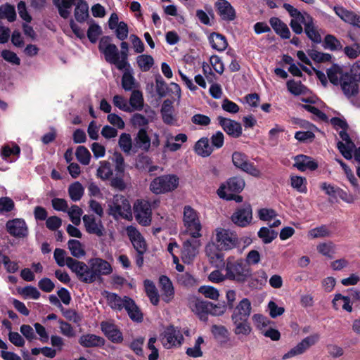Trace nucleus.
<instances>
[{"label": "nucleus", "mask_w": 360, "mask_h": 360, "mask_svg": "<svg viewBox=\"0 0 360 360\" xmlns=\"http://www.w3.org/2000/svg\"><path fill=\"white\" fill-rule=\"evenodd\" d=\"M283 7L288 12L292 17L290 26L292 31L300 34L303 32L302 24L304 26V32L307 37L316 44L321 41V37L317 31L313 18L306 12L301 13L292 5L285 3Z\"/></svg>", "instance_id": "nucleus-1"}, {"label": "nucleus", "mask_w": 360, "mask_h": 360, "mask_svg": "<svg viewBox=\"0 0 360 360\" xmlns=\"http://www.w3.org/2000/svg\"><path fill=\"white\" fill-rule=\"evenodd\" d=\"M110 307L116 311H121L125 309L131 319L140 322L143 319V314L136 305L134 301L127 296L123 298L117 294L104 290L102 292Z\"/></svg>", "instance_id": "nucleus-2"}, {"label": "nucleus", "mask_w": 360, "mask_h": 360, "mask_svg": "<svg viewBox=\"0 0 360 360\" xmlns=\"http://www.w3.org/2000/svg\"><path fill=\"white\" fill-rule=\"evenodd\" d=\"M100 52L103 54L107 63L115 65L120 70L127 68L124 63L122 62V58L117 46L112 43V39L109 36H104L101 38L98 44Z\"/></svg>", "instance_id": "nucleus-3"}, {"label": "nucleus", "mask_w": 360, "mask_h": 360, "mask_svg": "<svg viewBox=\"0 0 360 360\" xmlns=\"http://www.w3.org/2000/svg\"><path fill=\"white\" fill-rule=\"evenodd\" d=\"M108 214L115 219L132 218L131 207L128 199L124 195L116 194L108 202Z\"/></svg>", "instance_id": "nucleus-4"}, {"label": "nucleus", "mask_w": 360, "mask_h": 360, "mask_svg": "<svg viewBox=\"0 0 360 360\" xmlns=\"http://www.w3.org/2000/svg\"><path fill=\"white\" fill-rule=\"evenodd\" d=\"M226 278L237 282H245L251 276V270L242 259L234 260L229 257L226 259Z\"/></svg>", "instance_id": "nucleus-5"}, {"label": "nucleus", "mask_w": 360, "mask_h": 360, "mask_svg": "<svg viewBox=\"0 0 360 360\" xmlns=\"http://www.w3.org/2000/svg\"><path fill=\"white\" fill-rule=\"evenodd\" d=\"M179 186V178L175 174H165L153 179L149 185L150 191L155 194H164L175 190Z\"/></svg>", "instance_id": "nucleus-6"}, {"label": "nucleus", "mask_w": 360, "mask_h": 360, "mask_svg": "<svg viewBox=\"0 0 360 360\" xmlns=\"http://www.w3.org/2000/svg\"><path fill=\"white\" fill-rule=\"evenodd\" d=\"M183 222L186 228V233L190 236L201 237L202 225L199 214L196 210L189 205L184 208Z\"/></svg>", "instance_id": "nucleus-7"}, {"label": "nucleus", "mask_w": 360, "mask_h": 360, "mask_svg": "<svg viewBox=\"0 0 360 360\" xmlns=\"http://www.w3.org/2000/svg\"><path fill=\"white\" fill-rule=\"evenodd\" d=\"M215 231L216 241L221 250L227 251L238 246L239 241L235 232L222 228H217Z\"/></svg>", "instance_id": "nucleus-8"}, {"label": "nucleus", "mask_w": 360, "mask_h": 360, "mask_svg": "<svg viewBox=\"0 0 360 360\" xmlns=\"http://www.w3.org/2000/svg\"><path fill=\"white\" fill-rule=\"evenodd\" d=\"M200 238L191 236L183 243L181 249V258L184 263H192L198 254L199 249L202 245Z\"/></svg>", "instance_id": "nucleus-9"}, {"label": "nucleus", "mask_w": 360, "mask_h": 360, "mask_svg": "<svg viewBox=\"0 0 360 360\" xmlns=\"http://www.w3.org/2000/svg\"><path fill=\"white\" fill-rule=\"evenodd\" d=\"M160 339L165 349L179 347L184 341L181 331L173 326L166 328L160 335Z\"/></svg>", "instance_id": "nucleus-10"}, {"label": "nucleus", "mask_w": 360, "mask_h": 360, "mask_svg": "<svg viewBox=\"0 0 360 360\" xmlns=\"http://www.w3.org/2000/svg\"><path fill=\"white\" fill-rule=\"evenodd\" d=\"M91 283L100 278L102 275H109L112 272L110 264L105 259L96 257L89 260Z\"/></svg>", "instance_id": "nucleus-11"}, {"label": "nucleus", "mask_w": 360, "mask_h": 360, "mask_svg": "<svg viewBox=\"0 0 360 360\" xmlns=\"http://www.w3.org/2000/svg\"><path fill=\"white\" fill-rule=\"evenodd\" d=\"M232 162L236 167L255 177L261 176L260 170L252 162H250L248 156L243 153L234 152L232 154Z\"/></svg>", "instance_id": "nucleus-12"}, {"label": "nucleus", "mask_w": 360, "mask_h": 360, "mask_svg": "<svg viewBox=\"0 0 360 360\" xmlns=\"http://www.w3.org/2000/svg\"><path fill=\"white\" fill-rule=\"evenodd\" d=\"M245 181L243 178L238 176H234L230 178L227 182L226 185L222 184L217 190V195L223 199L231 200L232 199L231 194H227L226 190L227 189L229 191L239 193L245 187Z\"/></svg>", "instance_id": "nucleus-13"}, {"label": "nucleus", "mask_w": 360, "mask_h": 360, "mask_svg": "<svg viewBox=\"0 0 360 360\" xmlns=\"http://www.w3.org/2000/svg\"><path fill=\"white\" fill-rule=\"evenodd\" d=\"M68 268L75 274L77 278L84 283H91L90 266L89 264L76 259H70Z\"/></svg>", "instance_id": "nucleus-14"}, {"label": "nucleus", "mask_w": 360, "mask_h": 360, "mask_svg": "<svg viewBox=\"0 0 360 360\" xmlns=\"http://www.w3.org/2000/svg\"><path fill=\"white\" fill-rule=\"evenodd\" d=\"M135 217L137 221L143 225L148 226L151 222V206L146 200H138L134 205Z\"/></svg>", "instance_id": "nucleus-15"}, {"label": "nucleus", "mask_w": 360, "mask_h": 360, "mask_svg": "<svg viewBox=\"0 0 360 360\" xmlns=\"http://www.w3.org/2000/svg\"><path fill=\"white\" fill-rule=\"evenodd\" d=\"M320 336L317 333H314L304 338L296 346L292 348L283 356V359H287L292 356L300 355L305 352L311 346L314 345L319 340Z\"/></svg>", "instance_id": "nucleus-16"}, {"label": "nucleus", "mask_w": 360, "mask_h": 360, "mask_svg": "<svg viewBox=\"0 0 360 360\" xmlns=\"http://www.w3.org/2000/svg\"><path fill=\"white\" fill-rule=\"evenodd\" d=\"M6 229L11 236L15 238H22L28 235V227L23 219L8 220L6 224Z\"/></svg>", "instance_id": "nucleus-17"}, {"label": "nucleus", "mask_w": 360, "mask_h": 360, "mask_svg": "<svg viewBox=\"0 0 360 360\" xmlns=\"http://www.w3.org/2000/svg\"><path fill=\"white\" fill-rule=\"evenodd\" d=\"M252 219V211L250 205L245 204L238 207L231 216V221L237 226L245 227Z\"/></svg>", "instance_id": "nucleus-18"}, {"label": "nucleus", "mask_w": 360, "mask_h": 360, "mask_svg": "<svg viewBox=\"0 0 360 360\" xmlns=\"http://www.w3.org/2000/svg\"><path fill=\"white\" fill-rule=\"evenodd\" d=\"M84 226L87 233L101 237L105 233V228L101 219H96L92 214H85L82 217Z\"/></svg>", "instance_id": "nucleus-19"}, {"label": "nucleus", "mask_w": 360, "mask_h": 360, "mask_svg": "<svg viewBox=\"0 0 360 360\" xmlns=\"http://www.w3.org/2000/svg\"><path fill=\"white\" fill-rule=\"evenodd\" d=\"M155 112L150 108L144 110V114L134 113L131 117V123L134 127L147 128L149 123L155 121Z\"/></svg>", "instance_id": "nucleus-20"}, {"label": "nucleus", "mask_w": 360, "mask_h": 360, "mask_svg": "<svg viewBox=\"0 0 360 360\" xmlns=\"http://www.w3.org/2000/svg\"><path fill=\"white\" fill-rule=\"evenodd\" d=\"M127 234L137 253H145L147 251V244L141 233L134 226L127 227Z\"/></svg>", "instance_id": "nucleus-21"}, {"label": "nucleus", "mask_w": 360, "mask_h": 360, "mask_svg": "<svg viewBox=\"0 0 360 360\" xmlns=\"http://www.w3.org/2000/svg\"><path fill=\"white\" fill-rule=\"evenodd\" d=\"M217 120L219 124L228 135L234 138H238L241 136L243 130L239 122L222 116H219Z\"/></svg>", "instance_id": "nucleus-22"}, {"label": "nucleus", "mask_w": 360, "mask_h": 360, "mask_svg": "<svg viewBox=\"0 0 360 360\" xmlns=\"http://www.w3.org/2000/svg\"><path fill=\"white\" fill-rule=\"evenodd\" d=\"M219 248L214 243H209L205 247V254L210 263L215 267H219L225 264L224 255Z\"/></svg>", "instance_id": "nucleus-23"}, {"label": "nucleus", "mask_w": 360, "mask_h": 360, "mask_svg": "<svg viewBox=\"0 0 360 360\" xmlns=\"http://www.w3.org/2000/svg\"><path fill=\"white\" fill-rule=\"evenodd\" d=\"M251 311V302L248 298H243L233 308L231 319L248 320Z\"/></svg>", "instance_id": "nucleus-24"}, {"label": "nucleus", "mask_w": 360, "mask_h": 360, "mask_svg": "<svg viewBox=\"0 0 360 360\" xmlns=\"http://www.w3.org/2000/svg\"><path fill=\"white\" fill-rule=\"evenodd\" d=\"M191 309L198 317L204 322L207 321L210 302L202 301L198 299H192L189 302Z\"/></svg>", "instance_id": "nucleus-25"}, {"label": "nucleus", "mask_w": 360, "mask_h": 360, "mask_svg": "<svg viewBox=\"0 0 360 360\" xmlns=\"http://www.w3.org/2000/svg\"><path fill=\"white\" fill-rule=\"evenodd\" d=\"M215 7L223 20L232 21L236 18V11L227 0H218L215 3Z\"/></svg>", "instance_id": "nucleus-26"}, {"label": "nucleus", "mask_w": 360, "mask_h": 360, "mask_svg": "<svg viewBox=\"0 0 360 360\" xmlns=\"http://www.w3.org/2000/svg\"><path fill=\"white\" fill-rule=\"evenodd\" d=\"M359 82L356 81L349 75V72L343 77L341 83L340 84L344 94L349 98L356 96L359 92Z\"/></svg>", "instance_id": "nucleus-27"}, {"label": "nucleus", "mask_w": 360, "mask_h": 360, "mask_svg": "<svg viewBox=\"0 0 360 360\" xmlns=\"http://www.w3.org/2000/svg\"><path fill=\"white\" fill-rule=\"evenodd\" d=\"M103 333L114 343H120L123 340L122 334L117 327L108 321H103L101 323Z\"/></svg>", "instance_id": "nucleus-28"}, {"label": "nucleus", "mask_w": 360, "mask_h": 360, "mask_svg": "<svg viewBox=\"0 0 360 360\" xmlns=\"http://www.w3.org/2000/svg\"><path fill=\"white\" fill-rule=\"evenodd\" d=\"M295 163L293 166L301 172L307 169L314 171L317 169L318 164L311 157L299 155L294 158Z\"/></svg>", "instance_id": "nucleus-29"}, {"label": "nucleus", "mask_w": 360, "mask_h": 360, "mask_svg": "<svg viewBox=\"0 0 360 360\" xmlns=\"http://www.w3.org/2000/svg\"><path fill=\"white\" fill-rule=\"evenodd\" d=\"M160 288L162 300L170 302L174 295V288L170 279L166 276H161L159 278Z\"/></svg>", "instance_id": "nucleus-30"}, {"label": "nucleus", "mask_w": 360, "mask_h": 360, "mask_svg": "<svg viewBox=\"0 0 360 360\" xmlns=\"http://www.w3.org/2000/svg\"><path fill=\"white\" fill-rule=\"evenodd\" d=\"M334 11L342 20L352 25H360V17L342 6H335Z\"/></svg>", "instance_id": "nucleus-31"}, {"label": "nucleus", "mask_w": 360, "mask_h": 360, "mask_svg": "<svg viewBox=\"0 0 360 360\" xmlns=\"http://www.w3.org/2000/svg\"><path fill=\"white\" fill-rule=\"evenodd\" d=\"M269 23L274 32L282 39H288L290 37V32L288 25L281 19L276 17H272L269 20Z\"/></svg>", "instance_id": "nucleus-32"}, {"label": "nucleus", "mask_w": 360, "mask_h": 360, "mask_svg": "<svg viewBox=\"0 0 360 360\" xmlns=\"http://www.w3.org/2000/svg\"><path fill=\"white\" fill-rule=\"evenodd\" d=\"M326 73L330 82L338 86L340 85L347 72H344L340 65L333 64L330 68L327 69Z\"/></svg>", "instance_id": "nucleus-33"}, {"label": "nucleus", "mask_w": 360, "mask_h": 360, "mask_svg": "<svg viewBox=\"0 0 360 360\" xmlns=\"http://www.w3.org/2000/svg\"><path fill=\"white\" fill-rule=\"evenodd\" d=\"M104 342L103 338L94 334L82 335L79 339V343L84 347H101Z\"/></svg>", "instance_id": "nucleus-34"}, {"label": "nucleus", "mask_w": 360, "mask_h": 360, "mask_svg": "<svg viewBox=\"0 0 360 360\" xmlns=\"http://www.w3.org/2000/svg\"><path fill=\"white\" fill-rule=\"evenodd\" d=\"M136 147L142 149L144 151H148L150 148L151 141L147 134L146 128H141L139 130L135 138Z\"/></svg>", "instance_id": "nucleus-35"}, {"label": "nucleus", "mask_w": 360, "mask_h": 360, "mask_svg": "<svg viewBox=\"0 0 360 360\" xmlns=\"http://www.w3.org/2000/svg\"><path fill=\"white\" fill-rule=\"evenodd\" d=\"M234 328V334L238 336H248L252 332V327L248 320L231 319Z\"/></svg>", "instance_id": "nucleus-36"}, {"label": "nucleus", "mask_w": 360, "mask_h": 360, "mask_svg": "<svg viewBox=\"0 0 360 360\" xmlns=\"http://www.w3.org/2000/svg\"><path fill=\"white\" fill-rule=\"evenodd\" d=\"M332 304L335 310H338L341 307L342 309L348 312L352 311V306L349 297L343 296L340 293L335 294L332 301Z\"/></svg>", "instance_id": "nucleus-37"}, {"label": "nucleus", "mask_w": 360, "mask_h": 360, "mask_svg": "<svg viewBox=\"0 0 360 360\" xmlns=\"http://www.w3.org/2000/svg\"><path fill=\"white\" fill-rule=\"evenodd\" d=\"M209 41L212 48L218 51H224L228 46L226 37L219 33H212L209 37Z\"/></svg>", "instance_id": "nucleus-38"}, {"label": "nucleus", "mask_w": 360, "mask_h": 360, "mask_svg": "<svg viewBox=\"0 0 360 360\" xmlns=\"http://www.w3.org/2000/svg\"><path fill=\"white\" fill-rule=\"evenodd\" d=\"M194 150L198 155L203 158L210 156L213 151L207 137L199 139L195 145Z\"/></svg>", "instance_id": "nucleus-39"}, {"label": "nucleus", "mask_w": 360, "mask_h": 360, "mask_svg": "<svg viewBox=\"0 0 360 360\" xmlns=\"http://www.w3.org/2000/svg\"><path fill=\"white\" fill-rule=\"evenodd\" d=\"M75 17L77 21L84 22L89 17V6L84 0H79L75 9Z\"/></svg>", "instance_id": "nucleus-40"}, {"label": "nucleus", "mask_w": 360, "mask_h": 360, "mask_svg": "<svg viewBox=\"0 0 360 360\" xmlns=\"http://www.w3.org/2000/svg\"><path fill=\"white\" fill-rule=\"evenodd\" d=\"M68 248L71 255L75 258H82L86 255L84 245L77 240H69L68 242Z\"/></svg>", "instance_id": "nucleus-41"}, {"label": "nucleus", "mask_w": 360, "mask_h": 360, "mask_svg": "<svg viewBox=\"0 0 360 360\" xmlns=\"http://www.w3.org/2000/svg\"><path fill=\"white\" fill-rule=\"evenodd\" d=\"M318 252L323 256L332 259L336 252V246L331 242L321 243L316 246Z\"/></svg>", "instance_id": "nucleus-42"}, {"label": "nucleus", "mask_w": 360, "mask_h": 360, "mask_svg": "<svg viewBox=\"0 0 360 360\" xmlns=\"http://www.w3.org/2000/svg\"><path fill=\"white\" fill-rule=\"evenodd\" d=\"M129 106L133 111L141 110L143 108L144 100L142 93L139 90H134L129 98Z\"/></svg>", "instance_id": "nucleus-43"}, {"label": "nucleus", "mask_w": 360, "mask_h": 360, "mask_svg": "<svg viewBox=\"0 0 360 360\" xmlns=\"http://www.w3.org/2000/svg\"><path fill=\"white\" fill-rule=\"evenodd\" d=\"M144 288L150 302L153 305H157L159 302V295L153 282L150 280H145Z\"/></svg>", "instance_id": "nucleus-44"}, {"label": "nucleus", "mask_w": 360, "mask_h": 360, "mask_svg": "<svg viewBox=\"0 0 360 360\" xmlns=\"http://www.w3.org/2000/svg\"><path fill=\"white\" fill-rule=\"evenodd\" d=\"M323 46L331 51H341L343 49L340 41L332 34L326 35L323 39Z\"/></svg>", "instance_id": "nucleus-45"}, {"label": "nucleus", "mask_w": 360, "mask_h": 360, "mask_svg": "<svg viewBox=\"0 0 360 360\" xmlns=\"http://www.w3.org/2000/svg\"><path fill=\"white\" fill-rule=\"evenodd\" d=\"M268 276L263 269L257 271L251 279L250 285L252 288H262L267 283Z\"/></svg>", "instance_id": "nucleus-46"}, {"label": "nucleus", "mask_w": 360, "mask_h": 360, "mask_svg": "<svg viewBox=\"0 0 360 360\" xmlns=\"http://www.w3.org/2000/svg\"><path fill=\"white\" fill-rule=\"evenodd\" d=\"M84 189L82 184L79 181H76L68 188V193L70 198L72 201H79L84 195Z\"/></svg>", "instance_id": "nucleus-47"}, {"label": "nucleus", "mask_w": 360, "mask_h": 360, "mask_svg": "<svg viewBox=\"0 0 360 360\" xmlns=\"http://www.w3.org/2000/svg\"><path fill=\"white\" fill-rule=\"evenodd\" d=\"M288 90L295 96H300L305 94L307 91V88L302 84L301 82H297L290 79L286 83Z\"/></svg>", "instance_id": "nucleus-48"}, {"label": "nucleus", "mask_w": 360, "mask_h": 360, "mask_svg": "<svg viewBox=\"0 0 360 360\" xmlns=\"http://www.w3.org/2000/svg\"><path fill=\"white\" fill-rule=\"evenodd\" d=\"M136 63L141 71L147 72L154 65V59L150 55L141 54L137 56Z\"/></svg>", "instance_id": "nucleus-49"}, {"label": "nucleus", "mask_w": 360, "mask_h": 360, "mask_svg": "<svg viewBox=\"0 0 360 360\" xmlns=\"http://www.w3.org/2000/svg\"><path fill=\"white\" fill-rule=\"evenodd\" d=\"M53 258L56 264L59 266H64L66 265L68 267L69 259H73L71 257L67 255V252L63 249L56 248L53 252Z\"/></svg>", "instance_id": "nucleus-50"}, {"label": "nucleus", "mask_w": 360, "mask_h": 360, "mask_svg": "<svg viewBox=\"0 0 360 360\" xmlns=\"http://www.w3.org/2000/svg\"><path fill=\"white\" fill-rule=\"evenodd\" d=\"M119 146L126 154L129 155L132 150V140L130 134L127 133L121 134L119 141Z\"/></svg>", "instance_id": "nucleus-51"}, {"label": "nucleus", "mask_w": 360, "mask_h": 360, "mask_svg": "<svg viewBox=\"0 0 360 360\" xmlns=\"http://www.w3.org/2000/svg\"><path fill=\"white\" fill-rule=\"evenodd\" d=\"M211 332L214 338L224 342L229 338V330L227 328L221 325H212L211 327Z\"/></svg>", "instance_id": "nucleus-52"}, {"label": "nucleus", "mask_w": 360, "mask_h": 360, "mask_svg": "<svg viewBox=\"0 0 360 360\" xmlns=\"http://www.w3.org/2000/svg\"><path fill=\"white\" fill-rule=\"evenodd\" d=\"M75 226H78L81 223V216L83 214L82 210L77 205H73L66 212Z\"/></svg>", "instance_id": "nucleus-53"}, {"label": "nucleus", "mask_w": 360, "mask_h": 360, "mask_svg": "<svg viewBox=\"0 0 360 360\" xmlns=\"http://www.w3.org/2000/svg\"><path fill=\"white\" fill-rule=\"evenodd\" d=\"M16 18V13L13 6L5 4L0 6V18L7 19L9 22H13Z\"/></svg>", "instance_id": "nucleus-54"}, {"label": "nucleus", "mask_w": 360, "mask_h": 360, "mask_svg": "<svg viewBox=\"0 0 360 360\" xmlns=\"http://www.w3.org/2000/svg\"><path fill=\"white\" fill-rule=\"evenodd\" d=\"M278 233L267 227H262L258 231V236L265 244L270 243L277 237Z\"/></svg>", "instance_id": "nucleus-55"}, {"label": "nucleus", "mask_w": 360, "mask_h": 360, "mask_svg": "<svg viewBox=\"0 0 360 360\" xmlns=\"http://www.w3.org/2000/svg\"><path fill=\"white\" fill-rule=\"evenodd\" d=\"M291 186L298 192L307 193V179L304 177L299 176H292L290 178Z\"/></svg>", "instance_id": "nucleus-56"}, {"label": "nucleus", "mask_w": 360, "mask_h": 360, "mask_svg": "<svg viewBox=\"0 0 360 360\" xmlns=\"http://www.w3.org/2000/svg\"><path fill=\"white\" fill-rule=\"evenodd\" d=\"M337 146L338 150L345 159H352L353 149L355 148V145L352 141H349V143H345L339 141Z\"/></svg>", "instance_id": "nucleus-57"}, {"label": "nucleus", "mask_w": 360, "mask_h": 360, "mask_svg": "<svg viewBox=\"0 0 360 360\" xmlns=\"http://www.w3.org/2000/svg\"><path fill=\"white\" fill-rule=\"evenodd\" d=\"M77 160L84 165H88L91 160V154L88 149L82 146L77 147L75 153Z\"/></svg>", "instance_id": "nucleus-58"}, {"label": "nucleus", "mask_w": 360, "mask_h": 360, "mask_svg": "<svg viewBox=\"0 0 360 360\" xmlns=\"http://www.w3.org/2000/svg\"><path fill=\"white\" fill-rule=\"evenodd\" d=\"M112 174L110 164L107 161L100 162V166L97 169V176L103 180L108 179Z\"/></svg>", "instance_id": "nucleus-59"}, {"label": "nucleus", "mask_w": 360, "mask_h": 360, "mask_svg": "<svg viewBox=\"0 0 360 360\" xmlns=\"http://www.w3.org/2000/svg\"><path fill=\"white\" fill-rule=\"evenodd\" d=\"M204 342L203 338L199 336L195 342V345L193 347H188L186 349V354L193 358H198L202 356V352L200 346Z\"/></svg>", "instance_id": "nucleus-60"}, {"label": "nucleus", "mask_w": 360, "mask_h": 360, "mask_svg": "<svg viewBox=\"0 0 360 360\" xmlns=\"http://www.w3.org/2000/svg\"><path fill=\"white\" fill-rule=\"evenodd\" d=\"M330 235V232L325 225L312 229L308 232V237L311 239L328 237Z\"/></svg>", "instance_id": "nucleus-61"}, {"label": "nucleus", "mask_w": 360, "mask_h": 360, "mask_svg": "<svg viewBox=\"0 0 360 360\" xmlns=\"http://www.w3.org/2000/svg\"><path fill=\"white\" fill-rule=\"evenodd\" d=\"M122 86L125 91H134L136 86V82L134 76L128 72H124L122 77Z\"/></svg>", "instance_id": "nucleus-62"}, {"label": "nucleus", "mask_w": 360, "mask_h": 360, "mask_svg": "<svg viewBox=\"0 0 360 360\" xmlns=\"http://www.w3.org/2000/svg\"><path fill=\"white\" fill-rule=\"evenodd\" d=\"M112 103L115 106L118 108L120 110L127 112H133V109L129 105L127 99L120 95H115L113 96Z\"/></svg>", "instance_id": "nucleus-63"}, {"label": "nucleus", "mask_w": 360, "mask_h": 360, "mask_svg": "<svg viewBox=\"0 0 360 360\" xmlns=\"http://www.w3.org/2000/svg\"><path fill=\"white\" fill-rule=\"evenodd\" d=\"M345 56L349 59H356L360 56V44L354 43L342 49Z\"/></svg>", "instance_id": "nucleus-64"}]
</instances>
